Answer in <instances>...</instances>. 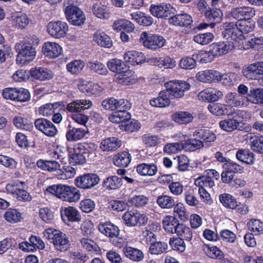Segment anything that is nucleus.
Segmentation results:
<instances>
[{"mask_svg":"<svg viewBox=\"0 0 263 263\" xmlns=\"http://www.w3.org/2000/svg\"><path fill=\"white\" fill-rule=\"evenodd\" d=\"M44 236L50 240L57 251L65 252L69 247V240L68 236L59 230L52 228L46 229L43 232Z\"/></svg>","mask_w":263,"mask_h":263,"instance_id":"obj_2","label":"nucleus"},{"mask_svg":"<svg viewBox=\"0 0 263 263\" xmlns=\"http://www.w3.org/2000/svg\"><path fill=\"white\" fill-rule=\"evenodd\" d=\"M171 98L166 90L161 91L159 92L158 97L150 100V104L156 107H165L170 104Z\"/></svg>","mask_w":263,"mask_h":263,"instance_id":"obj_36","label":"nucleus"},{"mask_svg":"<svg viewBox=\"0 0 263 263\" xmlns=\"http://www.w3.org/2000/svg\"><path fill=\"white\" fill-rule=\"evenodd\" d=\"M93 14L101 19H107L109 17L108 9L106 6L101 3H96L92 6Z\"/></svg>","mask_w":263,"mask_h":263,"instance_id":"obj_45","label":"nucleus"},{"mask_svg":"<svg viewBox=\"0 0 263 263\" xmlns=\"http://www.w3.org/2000/svg\"><path fill=\"white\" fill-rule=\"evenodd\" d=\"M224 100L228 105L232 107H242L249 105L248 96L242 97L236 92L228 93Z\"/></svg>","mask_w":263,"mask_h":263,"instance_id":"obj_18","label":"nucleus"},{"mask_svg":"<svg viewBox=\"0 0 263 263\" xmlns=\"http://www.w3.org/2000/svg\"><path fill=\"white\" fill-rule=\"evenodd\" d=\"M70 186L63 185L61 184L57 185H52L48 186L45 191L46 194H51L55 195L63 201L65 200Z\"/></svg>","mask_w":263,"mask_h":263,"instance_id":"obj_21","label":"nucleus"},{"mask_svg":"<svg viewBox=\"0 0 263 263\" xmlns=\"http://www.w3.org/2000/svg\"><path fill=\"white\" fill-rule=\"evenodd\" d=\"M205 254L209 257L213 259H221L223 257V252L216 246H206L204 248Z\"/></svg>","mask_w":263,"mask_h":263,"instance_id":"obj_64","label":"nucleus"},{"mask_svg":"<svg viewBox=\"0 0 263 263\" xmlns=\"http://www.w3.org/2000/svg\"><path fill=\"white\" fill-rule=\"evenodd\" d=\"M248 229L255 235L263 234V222L259 219H251L247 224Z\"/></svg>","mask_w":263,"mask_h":263,"instance_id":"obj_54","label":"nucleus"},{"mask_svg":"<svg viewBox=\"0 0 263 263\" xmlns=\"http://www.w3.org/2000/svg\"><path fill=\"white\" fill-rule=\"evenodd\" d=\"M85 129L72 127L67 131L66 137L68 141H77L82 139L85 136Z\"/></svg>","mask_w":263,"mask_h":263,"instance_id":"obj_41","label":"nucleus"},{"mask_svg":"<svg viewBox=\"0 0 263 263\" xmlns=\"http://www.w3.org/2000/svg\"><path fill=\"white\" fill-rule=\"evenodd\" d=\"M87 66L91 71L100 75H106L108 73L105 65L97 61L88 62Z\"/></svg>","mask_w":263,"mask_h":263,"instance_id":"obj_53","label":"nucleus"},{"mask_svg":"<svg viewBox=\"0 0 263 263\" xmlns=\"http://www.w3.org/2000/svg\"><path fill=\"white\" fill-rule=\"evenodd\" d=\"M170 4L161 3L158 5L152 4L149 7L151 13L154 16L158 18H164L170 16Z\"/></svg>","mask_w":263,"mask_h":263,"instance_id":"obj_23","label":"nucleus"},{"mask_svg":"<svg viewBox=\"0 0 263 263\" xmlns=\"http://www.w3.org/2000/svg\"><path fill=\"white\" fill-rule=\"evenodd\" d=\"M91 105L89 100H77L68 104L66 108L69 111L74 112L72 118L76 122L84 125L88 121V117L81 111L88 109Z\"/></svg>","mask_w":263,"mask_h":263,"instance_id":"obj_1","label":"nucleus"},{"mask_svg":"<svg viewBox=\"0 0 263 263\" xmlns=\"http://www.w3.org/2000/svg\"><path fill=\"white\" fill-rule=\"evenodd\" d=\"M125 62L132 65H137L142 63L145 60L144 55L141 52L131 50L124 54Z\"/></svg>","mask_w":263,"mask_h":263,"instance_id":"obj_29","label":"nucleus"},{"mask_svg":"<svg viewBox=\"0 0 263 263\" xmlns=\"http://www.w3.org/2000/svg\"><path fill=\"white\" fill-rule=\"evenodd\" d=\"M247 139L250 140L251 147L253 151L258 153H263V136L248 134Z\"/></svg>","mask_w":263,"mask_h":263,"instance_id":"obj_38","label":"nucleus"},{"mask_svg":"<svg viewBox=\"0 0 263 263\" xmlns=\"http://www.w3.org/2000/svg\"><path fill=\"white\" fill-rule=\"evenodd\" d=\"M121 145L122 142L120 140L112 137L102 140L100 147L103 151L112 152L118 149Z\"/></svg>","mask_w":263,"mask_h":263,"instance_id":"obj_30","label":"nucleus"},{"mask_svg":"<svg viewBox=\"0 0 263 263\" xmlns=\"http://www.w3.org/2000/svg\"><path fill=\"white\" fill-rule=\"evenodd\" d=\"M107 67L110 71L116 73V74L120 73L124 69H126L124 63L121 60L117 59L109 61L107 63Z\"/></svg>","mask_w":263,"mask_h":263,"instance_id":"obj_60","label":"nucleus"},{"mask_svg":"<svg viewBox=\"0 0 263 263\" xmlns=\"http://www.w3.org/2000/svg\"><path fill=\"white\" fill-rule=\"evenodd\" d=\"M68 30L66 23L62 21L51 22L47 26V31L52 37L60 38L64 36Z\"/></svg>","mask_w":263,"mask_h":263,"instance_id":"obj_13","label":"nucleus"},{"mask_svg":"<svg viewBox=\"0 0 263 263\" xmlns=\"http://www.w3.org/2000/svg\"><path fill=\"white\" fill-rule=\"evenodd\" d=\"M255 14L254 9L250 7H239L233 8L230 12L229 17L239 21L251 18Z\"/></svg>","mask_w":263,"mask_h":263,"instance_id":"obj_16","label":"nucleus"},{"mask_svg":"<svg viewBox=\"0 0 263 263\" xmlns=\"http://www.w3.org/2000/svg\"><path fill=\"white\" fill-rule=\"evenodd\" d=\"M250 19L242 20L235 22L242 34L248 33L254 29L255 22Z\"/></svg>","mask_w":263,"mask_h":263,"instance_id":"obj_50","label":"nucleus"},{"mask_svg":"<svg viewBox=\"0 0 263 263\" xmlns=\"http://www.w3.org/2000/svg\"><path fill=\"white\" fill-rule=\"evenodd\" d=\"M99 231L109 238L119 235L120 230L118 227L111 222L100 223L98 226Z\"/></svg>","mask_w":263,"mask_h":263,"instance_id":"obj_27","label":"nucleus"},{"mask_svg":"<svg viewBox=\"0 0 263 263\" xmlns=\"http://www.w3.org/2000/svg\"><path fill=\"white\" fill-rule=\"evenodd\" d=\"M100 180V177L96 174H86L78 177L75 180V184L78 187L88 189L97 185Z\"/></svg>","mask_w":263,"mask_h":263,"instance_id":"obj_11","label":"nucleus"},{"mask_svg":"<svg viewBox=\"0 0 263 263\" xmlns=\"http://www.w3.org/2000/svg\"><path fill=\"white\" fill-rule=\"evenodd\" d=\"M192 114L187 111H178L172 115V119L179 124H187L193 120Z\"/></svg>","mask_w":263,"mask_h":263,"instance_id":"obj_42","label":"nucleus"},{"mask_svg":"<svg viewBox=\"0 0 263 263\" xmlns=\"http://www.w3.org/2000/svg\"><path fill=\"white\" fill-rule=\"evenodd\" d=\"M197 139L195 138L183 141L184 149L186 151H194L203 147V141Z\"/></svg>","mask_w":263,"mask_h":263,"instance_id":"obj_58","label":"nucleus"},{"mask_svg":"<svg viewBox=\"0 0 263 263\" xmlns=\"http://www.w3.org/2000/svg\"><path fill=\"white\" fill-rule=\"evenodd\" d=\"M158 227L155 223L148 224L145 228L140 236V239L142 243L144 245L151 244L156 240V236L153 233L155 227Z\"/></svg>","mask_w":263,"mask_h":263,"instance_id":"obj_32","label":"nucleus"},{"mask_svg":"<svg viewBox=\"0 0 263 263\" xmlns=\"http://www.w3.org/2000/svg\"><path fill=\"white\" fill-rule=\"evenodd\" d=\"M175 234L179 236L178 238H182L183 240H185L186 241H191L193 238V233L191 229L182 223H180L179 226Z\"/></svg>","mask_w":263,"mask_h":263,"instance_id":"obj_52","label":"nucleus"},{"mask_svg":"<svg viewBox=\"0 0 263 263\" xmlns=\"http://www.w3.org/2000/svg\"><path fill=\"white\" fill-rule=\"evenodd\" d=\"M37 166L45 171L53 172L60 170V165L55 161H47L40 159L36 162Z\"/></svg>","mask_w":263,"mask_h":263,"instance_id":"obj_48","label":"nucleus"},{"mask_svg":"<svg viewBox=\"0 0 263 263\" xmlns=\"http://www.w3.org/2000/svg\"><path fill=\"white\" fill-rule=\"evenodd\" d=\"M102 105L107 110L120 111L129 109L131 104L127 100L110 98L103 100Z\"/></svg>","mask_w":263,"mask_h":263,"instance_id":"obj_10","label":"nucleus"},{"mask_svg":"<svg viewBox=\"0 0 263 263\" xmlns=\"http://www.w3.org/2000/svg\"><path fill=\"white\" fill-rule=\"evenodd\" d=\"M87 147L92 149H96L97 146L93 143L90 144H77L74 145L72 152L69 154L68 160L70 164L72 165L82 164L86 162V155L85 149Z\"/></svg>","mask_w":263,"mask_h":263,"instance_id":"obj_5","label":"nucleus"},{"mask_svg":"<svg viewBox=\"0 0 263 263\" xmlns=\"http://www.w3.org/2000/svg\"><path fill=\"white\" fill-rule=\"evenodd\" d=\"M204 16L208 20L214 22L210 24L211 27H213L215 23H219L221 21L222 13L219 8L215 10L210 8L208 11H206Z\"/></svg>","mask_w":263,"mask_h":263,"instance_id":"obj_51","label":"nucleus"},{"mask_svg":"<svg viewBox=\"0 0 263 263\" xmlns=\"http://www.w3.org/2000/svg\"><path fill=\"white\" fill-rule=\"evenodd\" d=\"M10 21L13 27L23 29L29 25L30 20L26 14L16 13L11 15Z\"/></svg>","mask_w":263,"mask_h":263,"instance_id":"obj_28","label":"nucleus"},{"mask_svg":"<svg viewBox=\"0 0 263 263\" xmlns=\"http://www.w3.org/2000/svg\"><path fill=\"white\" fill-rule=\"evenodd\" d=\"M115 79L118 83L128 85L135 84L137 81V78L134 71L127 70L126 68L120 73L116 74Z\"/></svg>","mask_w":263,"mask_h":263,"instance_id":"obj_22","label":"nucleus"},{"mask_svg":"<svg viewBox=\"0 0 263 263\" xmlns=\"http://www.w3.org/2000/svg\"><path fill=\"white\" fill-rule=\"evenodd\" d=\"M166 91L171 99L180 98L184 96V92L190 89V84L183 81H171L165 84Z\"/></svg>","mask_w":263,"mask_h":263,"instance_id":"obj_4","label":"nucleus"},{"mask_svg":"<svg viewBox=\"0 0 263 263\" xmlns=\"http://www.w3.org/2000/svg\"><path fill=\"white\" fill-rule=\"evenodd\" d=\"M223 28L222 34L224 37L237 41L243 40L244 36L235 23L226 22L223 24Z\"/></svg>","mask_w":263,"mask_h":263,"instance_id":"obj_15","label":"nucleus"},{"mask_svg":"<svg viewBox=\"0 0 263 263\" xmlns=\"http://www.w3.org/2000/svg\"><path fill=\"white\" fill-rule=\"evenodd\" d=\"M236 156L238 160L248 164H252L254 162V154L248 150H239L237 152Z\"/></svg>","mask_w":263,"mask_h":263,"instance_id":"obj_55","label":"nucleus"},{"mask_svg":"<svg viewBox=\"0 0 263 263\" xmlns=\"http://www.w3.org/2000/svg\"><path fill=\"white\" fill-rule=\"evenodd\" d=\"M65 13L68 22L75 26H80L85 21V16L83 11L73 5L66 6Z\"/></svg>","mask_w":263,"mask_h":263,"instance_id":"obj_7","label":"nucleus"},{"mask_svg":"<svg viewBox=\"0 0 263 263\" xmlns=\"http://www.w3.org/2000/svg\"><path fill=\"white\" fill-rule=\"evenodd\" d=\"M34 125L36 129L49 137H54L58 130L54 124L45 118H39L35 120Z\"/></svg>","mask_w":263,"mask_h":263,"instance_id":"obj_14","label":"nucleus"},{"mask_svg":"<svg viewBox=\"0 0 263 263\" xmlns=\"http://www.w3.org/2000/svg\"><path fill=\"white\" fill-rule=\"evenodd\" d=\"M79 90L88 95H99L102 91V87L98 84L80 79L78 85Z\"/></svg>","mask_w":263,"mask_h":263,"instance_id":"obj_20","label":"nucleus"},{"mask_svg":"<svg viewBox=\"0 0 263 263\" xmlns=\"http://www.w3.org/2000/svg\"><path fill=\"white\" fill-rule=\"evenodd\" d=\"M61 215L64 221L67 220L69 221L79 222L81 219V216L78 210L72 206L64 208L61 211Z\"/></svg>","mask_w":263,"mask_h":263,"instance_id":"obj_31","label":"nucleus"},{"mask_svg":"<svg viewBox=\"0 0 263 263\" xmlns=\"http://www.w3.org/2000/svg\"><path fill=\"white\" fill-rule=\"evenodd\" d=\"M123 252L126 257L134 261H139L143 258V253L137 249L126 247L124 248Z\"/></svg>","mask_w":263,"mask_h":263,"instance_id":"obj_46","label":"nucleus"},{"mask_svg":"<svg viewBox=\"0 0 263 263\" xmlns=\"http://www.w3.org/2000/svg\"><path fill=\"white\" fill-rule=\"evenodd\" d=\"M93 40L101 47L109 48L112 45V41L110 37L103 31H96L93 34Z\"/></svg>","mask_w":263,"mask_h":263,"instance_id":"obj_35","label":"nucleus"},{"mask_svg":"<svg viewBox=\"0 0 263 263\" xmlns=\"http://www.w3.org/2000/svg\"><path fill=\"white\" fill-rule=\"evenodd\" d=\"M223 96L222 92L213 88H206L200 91L198 98L202 101L215 102L221 99Z\"/></svg>","mask_w":263,"mask_h":263,"instance_id":"obj_19","label":"nucleus"},{"mask_svg":"<svg viewBox=\"0 0 263 263\" xmlns=\"http://www.w3.org/2000/svg\"><path fill=\"white\" fill-rule=\"evenodd\" d=\"M15 49L17 53L16 61L20 64H28L36 57V49L30 44L18 42L15 45Z\"/></svg>","mask_w":263,"mask_h":263,"instance_id":"obj_3","label":"nucleus"},{"mask_svg":"<svg viewBox=\"0 0 263 263\" xmlns=\"http://www.w3.org/2000/svg\"><path fill=\"white\" fill-rule=\"evenodd\" d=\"M4 217L8 222L15 223L21 220V214L16 209H10L5 212Z\"/></svg>","mask_w":263,"mask_h":263,"instance_id":"obj_61","label":"nucleus"},{"mask_svg":"<svg viewBox=\"0 0 263 263\" xmlns=\"http://www.w3.org/2000/svg\"><path fill=\"white\" fill-rule=\"evenodd\" d=\"M122 218L125 224L128 227H135L138 223L139 224H145L148 218L143 214H141L135 211H128L123 215Z\"/></svg>","mask_w":263,"mask_h":263,"instance_id":"obj_8","label":"nucleus"},{"mask_svg":"<svg viewBox=\"0 0 263 263\" xmlns=\"http://www.w3.org/2000/svg\"><path fill=\"white\" fill-rule=\"evenodd\" d=\"M157 166L154 163H143L137 166V173L143 176H154L157 172Z\"/></svg>","mask_w":263,"mask_h":263,"instance_id":"obj_39","label":"nucleus"},{"mask_svg":"<svg viewBox=\"0 0 263 263\" xmlns=\"http://www.w3.org/2000/svg\"><path fill=\"white\" fill-rule=\"evenodd\" d=\"M62 51V47L55 42H47L43 46L44 54L46 57L50 58H55L59 57Z\"/></svg>","mask_w":263,"mask_h":263,"instance_id":"obj_26","label":"nucleus"},{"mask_svg":"<svg viewBox=\"0 0 263 263\" xmlns=\"http://www.w3.org/2000/svg\"><path fill=\"white\" fill-rule=\"evenodd\" d=\"M140 42L145 47L156 50L164 45L165 40L161 35L150 34L144 31L141 34Z\"/></svg>","mask_w":263,"mask_h":263,"instance_id":"obj_6","label":"nucleus"},{"mask_svg":"<svg viewBox=\"0 0 263 263\" xmlns=\"http://www.w3.org/2000/svg\"><path fill=\"white\" fill-rule=\"evenodd\" d=\"M167 248V245L161 241H154L151 244L149 251L151 254L158 255L165 252Z\"/></svg>","mask_w":263,"mask_h":263,"instance_id":"obj_62","label":"nucleus"},{"mask_svg":"<svg viewBox=\"0 0 263 263\" xmlns=\"http://www.w3.org/2000/svg\"><path fill=\"white\" fill-rule=\"evenodd\" d=\"M249 102L254 104H263V89L254 88L250 90L248 95Z\"/></svg>","mask_w":263,"mask_h":263,"instance_id":"obj_47","label":"nucleus"},{"mask_svg":"<svg viewBox=\"0 0 263 263\" xmlns=\"http://www.w3.org/2000/svg\"><path fill=\"white\" fill-rule=\"evenodd\" d=\"M196 79L204 83L216 82L220 79V72L214 70H205L198 72L196 76Z\"/></svg>","mask_w":263,"mask_h":263,"instance_id":"obj_25","label":"nucleus"},{"mask_svg":"<svg viewBox=\"0 0 263 263\" xmlns=\"http://www.w3.org/2000/svg\"><path fill=\"white\" fill-rule=\"evenodd\" d=\"M157 203L162 209H171L174 208L176 202L172 196L161 195L158 197Z\"/></svg>","mask_w":263,"mask_h":263,"instance_id":"obj_49","label":"nucleus"},{"mask_svg":"<svg viewBox=\"0 0 263 263\" xmlns=\"http://www.w3.org/2000/svg\"><path fill=\"white\" fill-rule=\"evenodd\" d=\"M220 202L226 208L235 209L237 206L236 199L231 195L223 194L219 196Z\"/></svg>","mask_w":263,"mask_h":263,"instance_id":"obj_59","label":"nucleus"},{"mask_svg":"<svg viewBox=\"0 0 263 263\" xmlns=\"http://www.w3.org/2000/svg\"><path fill=\"white\" fill-rule=\"evenodd\" d=\"M31 77L41 81L47 80L53 77V73L50 70L44 67H35L30 70Z\"/></svg>","mask_w":263,"mask_h":263,"instance_id":"obj_33","label":"nucleus"},{"mask_svg":"<svg viewBox=\"0 0 263 263\" xmlns=\"http://www.w3.org/2000/svg\"><path fill=\"white\" fill-rule=\"evenodd\" d=\"M85 66L84 63L81 60H74L67 64V71L72 74H78L83 70Z\"/></svg>","mask_w":263,"mask_h":263,"instance_id":"obj_57","label":"nucleus"},{"mask_svg":"<svg viewBox=\"0 0 263 263\" xmlns=\"http://www.w3.org/2000/svg\"><path fill=\"white\" fill-rule=\"evenodd\" d=\"M162 224L166 232L174 234L176 232L180 223L175 216L167 215L164 217L162 220Z\"/></svg>","mask_w":263,"mask_h":263,"instance_id":"obj_34","label":"nucleus"},{"mask_svg":"<svg viewBox=\"0 0 263 263\" xmlns=\"http://www.w3.org/2000/svg\"><path fill=\"white\" fill-rule=\"evenodd\" d=\"M208 108L211 114L217 116H232L234 114H238V112L229 111L227 105L220 103H210Z\"/></svg>","mask_w":263,"mask_h":263,"instance_id":"obj_24","label":"nucleus"},{"mask_svg":"<svg viewBox=\"0 0 263 263\" xmlns=\"http://www.w3.org/2000/svg\"><path fill=\"white\" fill-rule=\"evenodd\" d=\"M127 110L116 111L109 117V121L113 123H122V124H124V122L131 119V115Z\"/></svg>","mask_w":263,"mask_h":263,"instance_id":"obj_40","label":"nucleus"},{"mask_svg":"<svg viewBox=\"0 0 263 263\" xmlns=\"http://www.w3.org/2000/svg\"><path fill=\"white\" fill-rule=\"evenodd\" d=\"M234 47L233 43L227 41L213 43L209 46V48L210 51L215 58L216 57L228 53L233 49Z\"/></svg>","mask_w":263,"mask_h":263,"instance_id":"obj_17","label":"nucleus"},{"mask_svg":"<svg viewBox=\"0 0 263 263\" xmlns=\"http://www.w3.org/2000/svg\"><path fill=\"white\" fill-rule=\"evenodd\" d=\"M242 75L249 80H257L263 75V62H257L243 67Z\"/></svg>","mask_w":263,"mask_h":263,"instance_id":"obj_9","label":"nucleus"},{"mask_svg":"<svg viewBox=\"0 0 263 263\" xmlns=\"http://www.w3.org/2000/svg\"><path fill=\"white\" fill-rule=\"evenodd\" d=\"M113 161L119 167H127L131 161V156L128 153L123 152L115 156Z\"/></svg>","mask_w":263,"mask_h":263,"instance_id":"obj_44","label":"nucleus"},{"mask_svg":"<svg viewBox=\"0 0 263 263\" xmlns=\"http://www.w3.org/2000/svg\"><path fill=\"white\" fill-rule=\"evenodd\" d=\"M214 39V35L210 32L197 34L194 36V41L197 43L205 45L211 43Z\"/></svg>","mask_w":263,"mask_h":263,"instance_id":"obj_63","label":"nucleus"},{"mask_svg":"<svg viewBox=\"0 0 263 263\" xmlns=\"http://www.w3.org/2000/svg\"><path fill=\"white\" fill-rule=\"evenodd\" d=\"M239 112V111H237ZM238 114H234L232 117V118H228L221 120L219 123L220 128L227 132H232L238 129L240 130H245L248 132L250 130V127L249 126H246L243 127L241 126L240 122H239L237 119H235L236 115Z\"/></svg>","mask_w":263,"mask_h":263,"instance_id":"obj_12","label":"nucleus"},{"mask_svg":"<svg viewBox=\"0 0 263 263\" xmlns=\"http://www.w3.org/2000/svg\"><path fill=\"white\" fill-rule=\"evenodd\" d=\"M122 185V178L117 176L107 177L103 181L102 185L107 190H115L119 189Z\"/></svg>","mask_w":263,"mask_h":263,"instance_id":"obj_37","label":"nucleus"},{"mask_svg":"<svg viewBox=\"0 0 263 263\" xmlns=\"http://www.w3.org/2000/svg\"><path fill=\"white\" fill-rule=\"evenodd\" d=\"M193 137L199 138L205 142H211L216 139L215 135L208 129H198L193 133Z\"/></svg>","mask_w":263,"mask_h":263,"instance_id":"obj_43","label":"nucleus"},{"mask_svg":"<svg viewBox=\"0 0 263 263\" xmlns=\"http://www.w3.org/2000/svg\"><path fill=\"white\" fill-rule=\"evenodd\" d=\"M60 106L58 102L54 103H47L42 105L39 108V114L44 116H50L55 113L56 110Z\"/></svg>","mask_w":263,"mask_h":263,"instance_id":"obj_56","label":"nucleus"}]
</instances>
